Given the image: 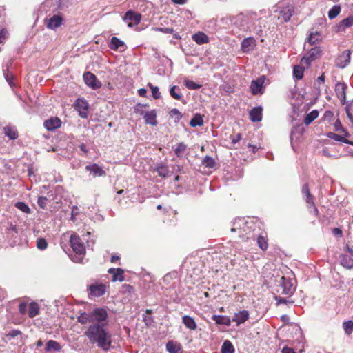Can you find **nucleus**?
<instances>
[{"label": "nucleus", "instance_id": "f257e3e1", "mask_svg": "<svg viewBox=\"0 0 353 353\" xmlns=\"http://www.w3.org/2000/svg\"><path fill=\"white\" fill-rule=\"evenodd\" d=\"M77 321L82 325L90 323L84 332L91 344H97L99 348L107 352L112 345L111 335L107 330L108 312L105 309L98 307L91 312L81 313Z\"/></svg>", "mask_w": 353, "mask_h": 353}, {"label": "nucleus", "instance_id": "f03ea898", "mask_svg": "<svg viewBox=\"0 0 353 353\" xmlns=\"http://www.w3.org/2000/svg\"><path fill=\"white\" fill-rule=\"evenodd\" d=\"M147 106L148 105L146 104H137L135 107V112L143 117V119L146 124H149L152 126H156L158 123L157 120V112L155 110L145 112L143 109V108Z\"/></svg>", "mask_w": 353, "mask_h": 353}, {"label": "nucleus", "instance_id": "7ed1b4c3", "mask_svg": "<svg viewBox=\"0 0 353 353\" xmlns=\"http://www.w3.org/2000/svg\"><path fill=\"white\" fill-rule=\"evenodd\" d=\"M321 55V50L319 47L312 48L301 61L302 65L306 68H310L311 62L319 59Z\"/></svg>", "mask_w": 353, "mask_h": 353}, {"label": "nucleus", "instance_id": "20e7f679", "mask_svg": "<svg viewBox=\"0 0 353 353\" xmlns=\"http://www.w3.org/2000/svg\"><path fill=\"white\" fill-rule=\"evenodd\" d=\"M70 242L73 251L78 254H83L85 252L83 242L79 235L75 233L71 234Z\"/></svg>", "mask_w": 353, "mask_h": 353}, {"label": "nucleus", "instance_id": "39448f33", "mask_svg": "<svg viewBox=\"0 0 353 353\" xmlns=\"http://www.w3.org/2000/svg\"><path fill=\"white\" fill-rule=\"evenodd\" d=\"M141 19V15L139 13L132 10H128L124 15L123 20L128 23L129 27H133L138 25Z\"/></svg>", "mask_w": 353, "mask_h": 353}, {"label": "nucleus", "instance_id": "423d86ee", "mask_svg": "<svg viewBox=\"0 0 353 353\" xmlns=\"http://www.w3.org/2000/svg\"><path fill=\"white\" fill-rule=\"evenodd\" d=\"M351 51L347 50L340 54L335 60V65L339 68H345L350 62Z\"/></svg>", "mask_w": 353, "mask_h": 353}, {"label": "nucleus", "instance_id": "0eeeda50", "mask_svg": "<svg viewBox=\"0 0 353 353\" xmlns=\"http://www.w3.org/2000/svg\"><path fill=\"white\" fill-rule=\"evenodd\" d=\"M280 286L283 294L290 296L295 290L292 280L290 278L282 276Z\"/></svg>", "mask_w": 353, "mask_h": 353}, {"label": "nucleus", "instance_id": "6e6552de", "mask_svg": "<svg viewBox=\"0 0 353 353\" xmlns=\"http://www.w3.org/2000/svg\"><path fill=\"white\" fill-rule=\"evenodd\" d=\"M74 108L82 118H87L88 116L89 105L88 102L82 99H77L74 103Z\"/></svg>", "mask_w": 353, "mask_h": 353}, {"label": "nucleus", "instance_id": "1a4fd4ad", "mask_svg": "<svg viewBox=\"0 0 353 353\" xmlns=\"http://www.w3.org/2000/svg\"><path fill=\"white\" fill-rule=\"evenodd\" d=\"M83 79L85 84L94 90L101 87V83L97 79V77L90 72H86L83 74Z\"/></svg>", "mask_w": 353, "mask_h": 353}, {"label": "nucleus", "instance_id": "9d476101", "mask_svg": "<svg viewBox=\"0 0 353 353\" xmlns=\"http://www.w3.org/2000/svg\"><path fill=\"white\" fill-rule=\"evenodd\" d=\"M265 82V76H261L256 80H253L250 83V90L254 95L263 93V84Z\"/></svg>", "mask_w": 353, "mask_h": 353}, {"label": "nucleus", "instance_id": "9b49d317", "mask_svg": "<svg viewBox=\"0 0 353 353\" xmlns=\"http://www.w3.org/2000/svg\"><path fill=\"white\" fill-rule=\"evenodd\" d=\"M105 284H92L89 286V295L94 297L103 296L106 292Z\"/></svg>", "mask_w": 353, "mask_h": 353}, {"label": "nucleus", "instance_id": "f8f14e48", "mask_svg": "<svg viewBox=\"0 0 353 353\" xmlns=\"http://www.w3.org/2000/svg\"><path fill=\"white\" fill-rule=\"evenodd\" d=\"M347 87L345 83L338 82L335 85V92L339 99L345 103L346 101V90Z\"/></svg>", "mask_w": 353, "mask_h": 353}, {"label": "nucleus", "instance_id": "ddd939ff", "mask_svg": "<svg viewBox=\"0 0 353 353\" xmlns=\"http://www.w3.org/2000/svg\"><path fill=\"white\" fill-rule=\"evenodd\" d=\"M63 23V17L59 14H55L46 20L48 28L54 30L61 26Z\"/></svg>", "mask_w": 353, "mask_h": 353}, {"label": "nucleus", "instance_id": "4468645a", "mask_svg": "<svg viewBox=\"0 0 353 353\" xmlns=\"http://www.w3.org/2000/svg\"><path fill=\"white\" fill-rule=\"evenodd\" d=\"M108 272L110 274H112V281H120L122 282L124 281V270L121 268H109Z\"/></svg>", "mask_w": 353, "mask_h": 353}, {"label": "nucleus", "instance_id": "2eb2a0df", "mask_svg": "<svg viewBox=\"0 0 353 353\" xmlns=\"http://www.w3.org/2000/svg\"><path fill=\"white\" fill-rule=\"evenodd\" d=\"M61 121L57 117H52L44 121V127L49 131L54 130L61 125Z\"/></svg>", "mask_w": 353, "mask_h": 353}, {"label": "nucleus", "instance_id": "dca6fc26", "mask_svg": "<svg viewBox=\"0 0 353 353\" xmlns=\"http://www.w3.org/2000/svg\"><path fill=\"white\" fill-rule=\"evenodd\" d=\"M255 46L256 40L253 37H248L242 41L241 48L243 52H248L252 50Z\"/></svg>", "mask_w": 353, "mask_h": 353}, {"label": "nucleus", "instance_id": "f3484780", "mask_svg": "<svg viewBox=\"0 0 353 353\" xmlns=\"http://www.w3.org/2000/svg\"><path fill=\"white\" fill-rule=\"evenodd\" d=\"M85 170L92 173L94 177L103 176L105 175V172L97 163L86 165Z\"/></svg>", "mask_w": 353, "mask_h": 353}, {"label": "nucleus", "instance_id": "a211bd4d", "mask_svg": "<svg viewBox=\"0 0 353 353\" xmlns=\"http://www.w3.org/2000/svg\"><path fill=\"white\" fill-rule=\"evenodd\" d=\"M166 350L169 353H182L181 345L174 341H169L166 344Z\"/></svg>", "mask_w": 353, "mask_h": 353}, {"label": "nucleus", "instance_id": "6ab92c4d", "mask_svg": "<svg viewBox=\"0 0 353 353\" xmlns=\"http://www.w3.org/2000/svg\"><path fill=\"white\" fill-rule=\"evenodd\" d=\"M249 319V313L247 310H242L234 314L232 321L236 322L237 325L243 323Z\"/></svg>", "mask_w": 353, "mask_h": 353}, {"label": "nucleus", "instance_id": "aec40b11", "mask_svg": "<svg viewBox=\"0 0 353 353\" xmlns=\"http://www.w3.org/2000/svg\"><path fill=\"white\" fill-rule=\"evenodd\" d=\"M250 119L252 122H259L262 119V108L261 107H256L252 108L249 112Z\"/></svg>", "mask_w": 353, "mask_h": 353}, {"label": "nucleus", "instance_id": "412c9836", "mask_svg": "<svg viewBox=\"0 0 353 353\" xmlns=\"http://www.w3.org/2000/svg\"><path fill=\"white\" fill-rule=\"evenodd\" d=\"M293 12L294 10L292 6H287L285 8H283L280 11V17H279V19L281 18L284 22H287L290 21V19H291Z\"/></svg>", "mask_w": 353, "mask_h": 353}, {"label": "nucleus", "instance_id": "4be33fe9", "mask_svg": "<svg viewBox=\"0 0 353 353\" xmlns=\"http://www.w3.org/2000/svg\"><path fill=\"white\" fill-rule=\"evenodd\" d=\"M3 132L10 140H15L18 138V131L15 127L7 125L3 128Z\"/></svg>", "mask_w": 353, "mask_h": 353}, {"label": "nucleus", "instance_id": "5701e85b", "mask_svg": "<svg viewBox=\"0 0 353 353\" xmlns=\"http://www.w3.org/2000/svg\"><path fill=\"white\" fill-rule=\"evenodd\" d=\"M192 39L199 45L208 43L209 42V38L208 35L202 32H199L192 35Z\"/></svg>", "mask_w": 353, "mask_h": 353}, {"label": "nucleus", "instance_id": "b1692460", "mask_svg": "<svg viewBox=\"0 0 353 353\" xmlns=\"http://www.w3.org/2000/svg\"><path fill=\"white\" fill-rule=\"evenodd\" d=\"M182 322L190 330H195L196 329L197 325L194 319L188 315H185L182 317Z\"/></svg>", "mask_w": 353, "mask_h": 353}, {"label": "nucleus", "instance_id": "393cba45", "mask_svg": "<svg viewBox=\"0 0 353 353\" xmlns=\"http://www.w3.org/2000/svg\"><path fill=\"white\" fill-rule=\"evenodd\" d=\"M305 201L307 204L308 209H312L313 214L315 216H317L319 215V210L314 203V196L311 194L310 196H307L305 197Z\"/></svg>", "mask_w": 353, "mask_h": 353}, {"label": "nucleus", "instance_id": "a878e982", "mask_svg": "<svg viewBox=\"0 0 353 353\" xmlns=\"http://www.w3.org/2000/svg\"><path fill=\"white\" fill-rule=\"evenodd\" d=\"M50 350L60 352L61 350V346L57 341L49 340L46 345L45 351L50 352Z\"/></svg>", "mask_w": 353, "mask_h": 353}, {"label": "nucleus", "instance_id": "bb28decb", "mask_svg": "<svg viewBox=\"0 0 353 353\" xmlns=\"http://www.w3.org/2000/svg\"><path fill=\"white\" fill-rule=\"evenodd\" d=\"M327 137L328 138L334 139L335 141H339V142H343V143H345L353 145V141H350V140L345 139L342 135H339V134H335L334 132H330L327 133Z\"/></svg>", "mask_w": 353, "mask_h": 353}, {"label": "nucleus", "instance_id": "cd10ccee", "mask_svg": "<svg viewBox=\"0 0 353 353\" xmlns=\"http://www.w3.org/2000/svg\"><path fill=\"white\" fill-rule=\"evenodd\" d=\"M110 49L114 50H117L120 48L125 47V43L123 41L120 40L119 38L116 37H112L111 38L110 43L109 45Z\"/></svg>", "mask_w": 353, "mask_h": 353}, {"label": "nucleus", "instance_id": "c85d7f7f", "mask_svg": "<svg viewBox=\"0 0 353 353\" xmlns=\"http://www.w3.org/2000/svg\"><path fill=\"white\" fill-rule=\"evenodd\" d=\"M40 307L37 303L31 302L28 308V316L30 318H34L39 314Z\"/></svg>", "mask_w": 353, "mask_h": 353}, {"label": "nucleus", "instance_id": "c756f323", "mask_svg": "<svg viewBox=\"0 0 353 353\" xmlns=\"http://www.w3.org/2000/svg\"><path fill=\"white\" fill-rule=\"evenodd\" d=\"M257 245L263 251L267 250L268 248V241L266 234L259 235L257 237Z\"/></svg>", "mask_w": 353, "mask_h": 353}, {"label": "nucleus", "instance_id": "7c9ffc66", "mask_svg": "<svg viewBox=\"0 0 353 353\" xmlns=\"http://www.w3.org/2000/svg\"><path fill=\"white\" fill-rule=\"evenodd\" d=\"M212 319L216 322V324L219 325H225L229 326L231 323L230 319L225 316L214 315L212 316Z\"/></svg>", "mask_w": 353, "mask_h": 353}, {"label": "nucleus", "instance_id": "2f4dec72", "mask_svg": "<svg viewBox=\"0 0 353 353\" xmlns=\"http://www.w3.org/2000/svg\"><path fill=\"white\" fill-rule=\"evenodd\" d=\"M341 258V264L347 268L351 269L353 268V258L345 254H343L340 256Z\"/></svg>", "mask_w": 353, "mask_h": 353}, {"label": "nucleus", "instance_id": "473e14b6", "mask_svg": "<svg viewBox=\"0 0 353 353\" xmlns=\"http://www.w3.org/2000/svg\"><path fill=\"white\" fill-rule=\"evenodd\" d=\"M319 116V112L316 110H312L310 113L307 114L304 119V123L306 125H310L314 120H315Z\"/></svg>", "mask_w": 353, "mask_h": 353}, {"label": "nucleus", "instance_id": "72a5a7b5", "mask_svg": "<svg viewBox=\"0 0 353 353\" xmlns=\"http://www.w3.org/2000/svg\"><path fill=\"white\" fill-rule=\"evenodd\" d=\"M234 347L229 340H225L221 347V353H234Z\"/></svg>", "mask_w": 353, "mask_h": 353}, {"label": "nucleus", "instance_id": "f704fd0d", "mask_svg": "<svg viewBox=\"0 0 353 353\" xmlns=\"http://www.w3.org/2000/svg\"><path fill=\"white\" fill-rule=\"evenodd\" d=\"M190 125L192 127L201 126L203 125V117L200 114H196L190 120Z\"/></svg>", "mask_w": 353, "mask_h": 353}, {"label": "nucleus", "instance_id": "c9c22d12", "mask_svg": "<svg viewBox=\"0 0 353 353\" xmlns=\"http://www.w3.org/2000/svg\"><path fill=\"white\" fill-rule=\"evenodd\" d=\"M155 170L157 172L159 176L161 177H167L169 176L168 168L165 165H158Z\"/></svg>", "mask_w": 353, "mask_h": 353}, {"label": "nucleus", "instance_id": "e433bc0d", "mask_svg": "<svg viewBox=\"0 0 353 353\" xmlns=\"http://www.w3.org/2000/svg\"><path fill=\"white\" fill-rule=\"evenodd\" d=\"M303 74H304V68L303 67L299 65L294 66L293 75L296 79H297L299 80L302 79L303 77Z\"/></svg>", "mask_w": 353, "mask_h": 353}, {"label": "nucleus", "instance_id": "4c0bfd02", "mask_svg": "<svg viewBox=\"0 0 353 353\" xmlns=\"http://www.w3.org/2000/svg\"><path fill=\"white\" fill-rule=\"evenodd\" d=\"M187 149V145L184 143H179L176 145V148L174 149L175 155L177 157H181L184 152Z\"/></svg>", "mask_w": 353, "mask_h": 353}, {"label": "nucleus", "instance_id": "58836bf2", "mask_svg": "<svg viewBox=\"0 0 353 353\" xmlns=\"http://www.w3.org/2000/svg\"><path fill=\"white\" fill-rule=\"evenodd\" d=\"M343 328L346 334H351L353 332V321L351 320L344 321L343 323Z\"/></svg>", "mask_w": 353, "mask_h": 353}, {"label": "nucleus", "instance_id": "ea45409f", "mask_svg": "<svg viewBox=\"0 0 353 353\" xmlns=\"http://www.w3.org/2000/svg\"><path fill=\"white\" fill-rule=\"evenodd\" d=\"M341 12V7L338 5L334 6L328 12V17L330 19H334Z\"/></svg>", "mask_w": 353, "mask_h": 353}, {"label": "nucleus", "instance_id": "a19ab883", "mask_svg": "<svg viewBox=\"0 0 353 353\" xmlns=\"http://www.w3.org/2000/svg\"><path fill=\"white\" fill-rule=\"evenodd\" d=\"M202 164L207 168H212L215 166V161L211 157L205 156L202 161Z\"/></svg>", "mask_w": 353, "mask_h": 353}, {"label": "nucleus", "instance_id": "79ce46f5", "mask_svg": "<svg viewBox=\"0 0 353 353\" xmlns=\"http://www.w3.org/2000/svg\"><path fill=\"white\" fill-rule=\"evenodd\" d=\"M176 90H178L179 91H180V89L176 85L171 87L170 89V94L171 95V97L173 99H174L176 100H181L182 98V94L180 92H176Z\"/></svg>", "mask_w": 353, "mask_h": 353}, {"label": "nucleus", "instance_id": "37998d69", "mask_svg": "<svg viewBox=\"0 0 353 353\" xmlns=\"http://www.w3.org/2000/svg\"><path fill=\"white\" fill-rule=\"evenodd\" d=\"M15 207L19 209V210L22 211L24 213L30 214L31 210L29 208V206L25 203L24 202H17L15 203Z\"/></svg>", "mask_w": 353, "mask_h": 353}, {"label": "nucleus", "instance_id": "c03bdc74", "mask_svg": "<svg viewBox=\"0 0 353 353\" xmlns=\"http://www.w3.org/2000/svg\"><path fill=\"white\" fill-rule=\"evenodd\" d=\"M320 40V34L318 32L311 33L307 38V41L311 45L315 44Z\"/></svg>", "mask_w": 353, "mask_h": 353}, {"label": "nucleus", "instance_id": "a18cd8bd", "mask_svg": "<svg viewBox=\"0 0 353 353\" xmlns=\"http://www.w3.org/2000/svg\"><path fill=\"white\" fill-rule=\"evenodd\" d=\"M185 85L189 90H198L201 88V84L196 83L194 81L191 80H185Z\"/></svg>", "mask_w": 353, "mask_h": 353}, {"label": "nucleus", "instance_id": "49530a36", "mask_svg": "<svg viewBox=\"0 0 353 353\" xmlns=\"http://www.w3.org/2000/svg\"><path fill=\"white\" fill-rule=\"evenodd\" d=\"M4 77L6 80V81L8 83V84L10 85V87L14 88L15 86L14 83V76L13 74L7 71L4 73Z\"/></svg>", "mask_w": 353, "mask_h": 353}, {"label": "nucleus", "instance_id": "de8ad7c7", "mask_svg": "<svg viewBox=\"0 0 353 353\" xmlns=\"http://www.w3.org/2000/svg\"><path fill=\"white\" fill-rule=\"evenodd\" d=\"M148 86L151 89L152 96L155 99H158L161 97V94L159 90V88L154 86L151 83H148Z\"/></svg>", "mask_w": 353, "mask_h": 353}, {"label": "nucleus", "instance_id": "09e8293b", "mask_svg": "<svg viewBox=\"0 0 353 353\" xmlns=\"http://www.w3.org/2000/svg\"><path fill=\"white\" fill-rule=\"evenodd\" d=\"M37 247L39 250H45L48 247V243L43 238H39L37 241Z\"/></svg>", "mask_w": 353, "mask_h": 353}, {"label": "nucleus", "instance_id": "8fccbe9b", "mask_svg": "<svg viewBox=\"0 0 353 353\" xmlns=\"http://www.w3.org/2000/svg\"><path fill=\"white\" fill-rule=\"evenodd\" d=\"M170 115L172 117H174L175 119V121H179L181 118H182V114L181 113V112L177 110L176 108H174L172 109L170 112Z\"/></svg>", "mask_w": 353, "mask_h": 353}, {"label": "nucleus", "instance_id": "3c124183", "mask_svg": "<svg viewBox=\"0 0 353 353\" xmlns=\"http://www.w3.org/2000/svg\"><path fill=\"white\" fill-rule=\"evenodd\" d=\"M341 25L345 28H349L353 26V17H349L342 20Z\"/></svg>", "mask_w": 353, "mask_h": 353}, {"label": "nucleus", "instance_id": "603ef678", "mask_svg": "<svg viewBox=\"0 0 353 353\" xmlns=\"http://www.w3.org/2000/svg\"><path fill=\"white\" fill-rule=\"evenodd\" d=\"M48 199L46 196H39L37 201L38 205L43 209L46 207Z\"/></svg>", "mask_w": 353, "mask_h": 353}, {"label": "nucleus", "instance_id": "864d4df0", "mask_svg": "<svg viewBox=\"0 0 353 353\" xmlns=\"http://www.w3.org/2000/svg\"><path fill=\"white\" fill-rule=\"evenodd\" d=\"M334 113L330 110H326L323 114V120L330 122L333 119Z\"/></svg>", "mask_w": 353, "mask_h": 353}, {"label": "nucleus", "instance_id": "5fc2aeb1", "mask_svg": "<svg viewBox=\"0 0 353 353\" xmlns=\"http://www.w3.org/2000/svg\"><path fill=\"white\" fill-rule=\"evenodd\" d=\"M8 34V32L5 28H3L2 30H1V31H0V43H3L4 41L7 39Z\"/></svg>", "mask_w": 353, "mask_h": 353}, {"label": "nucleus", "instance_id": "6e6d98bb", "mask_svg": "<svg viewBox=\"0 0 353 353\" xmlns=\"http://www.w3.org/2000/svg\"><path fill=\"white\" fill-rule=\"evenodd\" d=\"M122 290L124 292L131 294L134 290V288L130 284H123L122 285Z\"/></svg>", "mask_w": 353, "mask_h": 353}, {"label": "nucleus", "instance_id": "4d7b16f0", "mask_svg": "<svg viewBox=\"0 0 353 353\" xmlns=\"http://www.w3.org/2000/svg\"><path fill=\"white\" fill-rule=\"evenodd\" d=\"M302 194L306 197L307 196H310L311 194L309 185L307 183H305L303 185L302 190H301Z\"/></svg>", "mask_w": 353, "mask_h": 353}, {"label": "nucleus", "instance_id": "13d9d810", "mask_svg": "<svg viewBox=\"0 0 353 353\" xmlns=\"http://www.w3.org/2000/svg\"><path fill=\"white\" fill-rule=\"evenodd\" d=\"M334 130L335 131H337V132H340V131H343V129H344L343 128V125L339 120V119H338L335 123H334Z\"/></svg>", "mask_w": 353, "mask_h": 353}, {"label": "nucleus", "instance_id": "bf43d9fd", "mask_svg": "<svg viewBox=\"0 0 353 353\" xmlns=\"http://www.w3.org/2000/svg\"><path fill=\"white\" fill-rule=\"evenodd\" d=\"M19 311L21 314H25L27 311V304L26 303H21L19 305Z\"/></svg>", "mask_w": 353, "mask_h": 353}, {"label": "nucleus", "instance_id": "052dcab7", "mask_svg": "<svg viewBox=\"0 0 353 353\" xmlns=\"http://www.w3.org/2000/svg\"><path fill=\"white\" fill-rule=\"evenodd\" d=\"M276 299H277L278 303H283V304H286L288 303H294V301H289V300H288L285 298L280 297V298Z\"/></svg>", "mask_w": 353, "mask_h": 353}, {"label": "nucleus", "instance_id": "680f3d73", "mask_svg": "<svg viewBox=\"0 0 353 353\" xmlns=\"http://www.w3.org/2000/svg\"><path fill=\"white\" fill-rule=\"evenodd\" d=\"M332 233L336 236H341L343 235L342 230L339 228H335L332 230Z\"/></svg>", "mask_w": 353, "mask_h": 353}, {"label": "nucleus", "instance_id": "e2e57ef3", "mask_svg": "<svg viewBox=\"0 0 353 353\" xmlns=\"http://www.w3.org/2000/svg\"><path fill=\"white\" fill-rule=\"evenodd\" d=\"M241 139V134H236L232 139V142L233 143H236L237 142H239L240 140Z\"/></svg>", "mask_w": 353, "mask_h": 353}, {"label": "nucleus", "instance_id": "0e129e2a", "mask_svg": "<svg viewBox=\"0 0 353 353\" xmlns=\"http://www.w3.org/2000/svg\"><path fill=\"white\" fill-rule=\"evenodd\" d=\"M282 353H296L292 348L284 347L282 349Z\"/></svg>", "mask_w": 353, "mask_h": 353}, {"label": "nucleus", "instance_id": "69168bd1", "mask_svg": "<svg viewBox=\"0 0 353 353\" xmlns=\"http://www.w3.org/2000/svg\"><path fill=\"white\" fill-rule=\"evenodd\" d=\"M138 93L139 96L145 97H146L147 90L145 88H141L138 90Z\"/></svg>", "mask_w": 353, "mask_h": 353}, {"label": "nucleus", "instance_id": "338daca9", "mask_svg": "<svg viewBox=\"0 0 353 353\" xmlns=\"http://www.w3.org/2000/svg\"><path fill=\"white\" fill-rule=\"evenodd\" d=\"M316 81L319 83H324V82H325V75H324V74H322V75L319 76L317 78Z\"/></svg>", "mask_w": 353, "mask_h": 353}, {"label": "nucleus", "instance_id": "774afa93", "mask_svg": "<svg viewBox=\"0 0 353 353\" xmlns=\"http://www.w3.org/2000/svg\"><path fill=\"white\" fill-rule=\"evenodd\" d=\"M160 30L164 33H172L174 31L172 28H160Z\"/></svg>", "mask_w": 353, "mask_h": 353}]
</instances>
